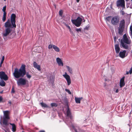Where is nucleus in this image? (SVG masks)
<instances>
[{"mask_svg":"<svg viewBox=\"0 0 132 132\" xmlns=\"http://www.w3.org/2000/svg\"><path fill=\"white\" fill-rule=\"evenodd\" d=\"M16 15L15 14H12L11 16V20H7L4 24L5 29L3 33V36L6 37L11 33L12 30V28H15L16 25L15 24V18Z\"/></svg>","mask_w":132,"mask_h":132,"instance_id":"1","label":"nucleus"},{"mask_svg":"<svg viewBox=\"0 0 132 132\" xmlns=\"http://www.w3.org/2000/svg\"><path fill=\"white\" fill-rule=\"evenodd\" d=\"M26 74L25 65H22L19 69L17 68L14 69L13 75L15 78L18 79L20 77H23Z\"/></svg>","mask_w":132,"mask_h":132,"instance_id":"2","label":"nucleus"},{"mask_svg":"<svg viewBox=\"0 0 132 132\" xmlns=\"http://www.w3.org/2000/svg\"><path fill=\"white\" fill-rule=\"evenodd\" d=\"M131 43V40L130 37L127 36L126 34H125L121 40L120 45L124 48L127 49L128 47L127 44H130Z\"/></svg>","mask_w":132,"mask_h":132,"instance_id":"3","label":"nucleus"},{"mask_svg":"<svg viewBox=\"0 0 132 132\" xmlns=\"http://www.w3.org/2000/svg\"><path fill=\"white\" fill-rule=\"evenodd\" d=\"M120 20V17L119 16H112L111 18V23L113 25H116L119 23Z\"/></svg>","mask_w":132,"mask_h":132,"instance_id":"4","label":"nucleus"},{"mask_svg":"<svg viewBox=\"0 0 132 132\" xmlns=\"http://www.w3.org/2000/svg\"><path fill=\"white\" fill-rule=\"evenodd\" d=\"M82 19L80 17H78L76 20H71V21L73 24L77 27H79L81 23Z\"/></svg>","mask_w":132,"mask_h":132,"instance_id":"5","label":"nucleus"},{"mask_svg":"<svg viewBox=\"0 0 132 132\" xmlns=\"http://www.w3.org/2000/svg\"><path fill=\"white\" fill-rule=\"evenodd\" d=\"M22 78L21 77L17 80V82L18 85H23L26 84L27 80Z\"/></svg>","mask_w":132,"mask_h":132,"instance_id":"6","label":"nucleus"},{"mask_svg":"<svg viewBox=\"0 0 132 132\" xmlns=\"http://www.w3.org/2000/svg\"><path fill=\"white\" fill-rule=\"evenodd\" d=\"M117 7L121 6L123 9L125 7V1L124 0H118L116 2Z\"/></svg>","mask_w":132,"mask_h":132,"instance_id":"7","label":"nucleus"},{"mask_svg":"<svg viewBox=\"0 0 132 132\" xmlns=\"http://www.w3.org/2000/svg\"><path fill=\"white\" fill-rule=\"evenodd\" d=\"M63 76L66 80L67 82L68 85L69 86V85L71 82L70 76L68 75L67 73L66 72H65L64 74L63 75Z\"/></svg>","mask_w":132,"mask_h":132,"instance_id":"8","label":"nucleus"},{"mask_svg":"<svg viewBox=\"0 0 132 132\" xmlns=\"http://www.w3.org/2000/svg\"><path fill=\"white\" fill-rule=\"evenodd\" d=\"M0 78L2 79H3L5 80L8 79L7 76L4 72H0Z\"/></svg>","mask_w":132,"mask_h":132,"instance_id":"9","label":"nucleus"},{"mask_svg":"<svg viewBox=\"0 0 132 132\" xmlns=\"http://www.w3.org/2000/svg\"><path fill=\"white\" fill-rule=\"evenodd\" d=\"M4 113L3 118L7 119H9V111H3Z\"/></svg>","mask_w":132,"mask_h":132,"instance_id":"10","label":"nucleus"},{"mask_svg":"<svg viewBox=\"0 0 132 132\" xmlns=\"http://www.w3.org/2000/svg\"><path fill=\"white\" fill-rule=\"evenodd\" d=\"M126 51L124 50L122 51H120L119 54V56L122 58H124L126 56Z\"/></svg>","mask_w":132,"mask_h":132,"instance_id":"11","label":"nucleus"},{"mask_svg":"<svg viewBox=\"0 0 132 132\" xmlns=\"http://www.w3.org/2000/svg\"><path fill=\"white\" fill-rule=\"evenodd\" d=\"M56 61L59 66H63V63L61 59L59 57H57L56 58Z\"/></svg>","mask_w":132,"mask_h":132,"instance_id":"12","label":"nucleus"},{"mask_svg":"<svg viewBox=\"0 0 132 132\" xmlns=\"http://www.w3.org/2000/svg\"><path fill=\"white\" fill-rule=\"evenodd\" d=\"M33 66L35 68L37 69L39 71L41 70L40 66L38 64L35 62H34L33 63Z\"/></svg>","mask_w":132,"mask_h":132,"instance_id":"13","label":"nucleus"},{"mask_svg":"<svg viewBox=\"0 0 132 132\" xmlns=\"http://www.w3.org/2000/svg\"><path fill=\"white\" fill-rule=\"evenodd\" d=\"M125 77H123L120 79V86L121 87H123L125 85L124 82Z\"/></svg>","mask_w":132,"mask_h":132,"instance_id":"14","label":"nucleus"},{"mask_svg":"<svg viewBox=\"0 0 132 132\" xmlns=\"http://www.w3.org/2000/svg\"><path fill=\"white\" fill-rule=\"evenodd\" d=\"M73 128L76 132H83L82 131L78 126H76L75 127L74 126H72Z\"/></svg>","mask_w":132,"mask_h":132,"instance_id":"15","label":"nucleus"},{"mask_svg":"<svg viewBox=\"0 0 132 132\" xmlns=\"http://www.w3.org/2000/svg\"><path fill=\"white\" fill-rule=\"evenodd\" d=\"M115 49L116 53L118 54L120 51V48L119 44H116L115 45Z\"/></svg>","mask_w":132,"mask_h":132,"instance_id":"16","label":"nucleus"},{"mask_svg":"<svg viewBox=\"0 0 132 132\" xmlns=\"http://www.w3.org/2000/svg\"><path fill=\"white\" fill-rule=\"evenodd\" d=\"M66 67L70 74H72L73 73V71L72 68L68 65H66Z\"/></svg>","mask_w":132,"mask_h":132,"instance_id":"17","label":"nucleus"},{"mask_svg":"<svg viewBox=\"0 0 132 132\" xmlns=\"http://www.w3.org/2000/svg\"><path fill=\"white\" fill-rule=\"evenodd\" d=\"M125 26V21L124 19H122L120 21L119 27L124 28Z\"/></svg>","mask_w":132,"mask_h":132,"instance_id":"18","label":"nucleus"},{"mask_svg":"<svg viewBox=\"0 0 132 132\" xmlns=\"http://www.w3.org/2000/svg\"><path fill=\"white\" fill-rule=\"evenodd\" d=\"M67 116L68 117H69L71 119H72V117L71 115L70 111L69 108H68L67 110Z\"/></svg>","mask_w":132,"mask_h":132,"instance_id":"19","label":"nucleus"},{"mask_svg":"<svg viewBox=\"0 0 132 132\" xmlns=\"http://www.w3.org/2000/svg\"><path fill=\"white\" fill-rule=\"evenodd\" d=\"M75 100L76 103H80L81 100L82 99V97L78 98L75 97Z\"/></svg>","mask_w":132,"mask_h":132,"instance_id":"20","label":"nucleus"},{"mask_svg":"<svg viewBox=\"0 0 132 132\" xmlns=\"http://www.w3.org/2000/svg\"><path fill=\"white\" fill-rule=\"evenodd\" d=\"M10 124L12 126V130L13 132H15L16 130V127L15 125L13 123H10Z\"/></svg>","mask_w":132,"mask_h":132,"instance_id":"21","label":"nucleus"},{"mask_svg":"<svg viewBox=\"0 0 132 132\" xmlns=\"http://www.w3.org/2000/svg\"><path fill=\"white\" fill-rule=\"evenodd\" d=\"M124 28L119 27L118 28V32L119 33L120 35H122V34L123 31V30Z\"/></svg>","mask_w":132,"mask_h":132,"instance_id":"22","label":"nucleus"},{"mask_svg":"<svg viewBox=\"0 0 132 132\" xmlns=\"http://www.w3.org/2000/svg\"><path fill=\"white\" fill-rule=\"evenodd\" d=\"M65 25L66 26V27H67V28L68 29L70 33L72 34H73V31H72L71 29L70 28V27L69 26H68V24H66V23H65Z\"/></svg>","mask_w":132,"mask_h":132,"instance_id":"23","label":"nucleus"},{"mask_svg":"<svg viewBox=\"0 0 132 132\" xmlns=\"http://www.w3.org/2000/svg\"><path fill=\"white\" fill-rule=\"evenodd\" d=\"M40 104L43 107H44L45 108H50V107L49 106L47 105V104H46L45 103H44L43 102L41 103H40Z\"/></svg>","mask_w":132,"mask_h":132,"instance_id":"24","label":"nucleus"},{"mask_svg":"<svg viewBox=\"0 0 132 132\" xmlns=\"http://www.w3.org/2000/svg\"><path fill=\"white\" fill-rule=\"evenodd\" d=\"M53 48L56 52H59L60 51V50L59 48L55 45L54 46Z\"/></svg>","mask_w":132,"mask_h":132,"instance_id":"25","label":"nucleus"},{"mask_svg":"<svg viewBox=\"0 0 132 132\" xmlns=\"http://www.w3.org/2000/svg\"><path fill=\"white\" fill-rule=\"evenodd\" d=\"M6 119L3 118V123L5 125V126H4V127H5V126H7L8 125L7 124V121L6 120Z\"/></svg>","mask_w":132,"mask_h":132,"instance_id":"26","label":"nucleus"},{"mask_svg":"<svg viewBox=\"0 0 132 132\" xmlns=\"http://www.w3.org/2000/svg\"><path fill=\"white\" fill-rule=\"evenodd\" d=\"M5 82L3 80H1L0 82V85L2 86H4L5 85Z\"/></svg>","mask_w":132,"mask_h":132,"instance_id":"27","label":"nucleus"},{"mask_svg":"<svg viewBox=\"0 0 132 132\" xmlns=\"http://www.w3.org/2000/svg\"><path fill=\"white\" fill-rule=\"evenodd\" d=\"M6 14L3 13V16L2 18V20L4 22L6 19Z\"/></svg>","mask_w":132,"mask_h":132,"instance_id":"28","label":"nucleus"},{"mask_svg":"<svg viewBox=\"0 0 132 132\" xmlns=\"http://www.w3.org/2000/svg\"><path fill=\"white\" fill-rule=\"evenodd\" d=\"M26 75L28 79H30L31 77V76L29 74L28 72H26Z\"/></svg>","mask_w":132,"mask_h":132,"instance_id":"29","label":"nucleus"},{"mask_svg":"<svg viewBox=\"0 0 132 132\" xmlns=\"http://www.w3.org/2000/svg\"><path fill=\"white\" fill-rule=\"evenodd\" d=\"M51 105L52 107L54 106L56 107L57 106V104L55 103H52L51 104Z\"/></svg>","mask_w":132,"mask_h":132,"instance_id":"30","label":"nucleus"},{"mask_svg":"<svg viewBox=\"0 0 132 132\" xmlns=\"http://www.w3.org/2000/svg\"><path fill=\"white\" fill-rule=\"evenodd\" d=\"M6 6H5L3 7V8L2 10L4 12L3 13L6 14V13L5 12V11L6 10Z\"/></svg>","mask_w":132,"mask_h":132,"instance_id":"31","label":"nucleus"},{"mask_svg":"<svg viewBox=\"0 0 132 132\" xmlns=\"http://www.w3.org/2000/svg\"><path fill=\"white\" fill-rule=\"evenodd\" d=\"M54 45H49L48 46V48L49 49H51L52 48H53L54 46Z\"/></svg>","mask_w":132,"mask_h":132,"instance_id":"32","label":"nucleus"},{"mask_svg":"<svg viewBox=\"0 0 132 132\" xmlns=\"http://www.w3.org/2000/svg\"><path fill=\"white\" fill-rule=\"evenodd\" d=\"M81 28H80L78 29L76 28V30L77 32H81Z\"/></svg>","mask_w":132,"mask_h":132,"instance_id":"33","label":"nucleus"},{"mask_svg":"<svg viewBox=\"0 0 132 132\" xmlns=\"http://www.w3.org/2000/svg\"><path fill=\"white\" fill-rule=\"evenodd\" d=\"M65 90L66 92H67L69 94H71V92L69 90L67 89L66 88L65 89Z\"/></svg>","mask_w":132,"mask_h":132,"instance_id":"34","label":"nucleus"},{"mask_svg":"<svg viewBox=\"0 0 132 132\" xmlns=\"http://www.w3.org/2000/svg\"><path fill=\"white\" fill-rule=\"evenodd\" d=\"M4 58H5L4 56H2V58L1 61L0 63H1V64H2V63H3L4 60Z\"/></svg>","mask_w":132,"mask_h":132,"instance_id":"35","label":"nucleus"},{"mask_svg":"<svg viewBox=\"0 0 132 132\" xmlns=\"http://www.w3.org/2000/svg\"><path fill=\"white\" fill-rule=\"evenodd\" d=\"M63 13V11L62 10H61L59 11V14L60 16H62V14Z\"/></svg>","mask_w":132,"mask_h":132,"instance_id":"36","label":"nucleus"},{"mask_svg":"<svg viewBox=\"0 0 132 132\" xmlns=\"http://www.w3.org/2000/svg\"><path fill=\"white\" fill-rule=\"evenodd\" d=\"M112 16H108V17H107L106 18V20H107V21H109V20H110V18H112Z\"/></svg>","mask_w":132,"mask_h":132,"instance_id":"37","label":"nucleus"},{"mask_svg":"<svg viewBox=\"0 0 132 132\" xmlns=\"http://www.w3.org/2000/svg\"><path fill=\"white\" fill-rule=\"evenodd\" d=\"M129 73L130 74H131L132 73V67H131L130 70L129 71Z\"/></svg>","mask_w":132,"mask_h":132,"instance_id":"38","label":"nucleus"},{"mask_svg":"<svg viewBox=\"0 0 132 132\" xmlns=\"http://www.w3.org/2000/svg\"><path fill=\"white\" fill-rule=\"evenodd\" d=\"M121 12L122 14L123 15L125 14V13L123 11H121Z\"/></svg>","mask_w":132,"mask_h":132,"instance_id":"39","label":"nucleus"},{"mask_svg":"<svg viewBox=\"0 0 132 132\" xmlns=\"http://www.w3.org/2000/svg\"><path fill=\"white\" fill-rule=\"evenodd\" d=\"M89 28V27L86 26L85 28L84 29L86 30H88Z\"/></svg>","mask_w":132,"mask_h":132,"instance_id":"40","label":"nucleus"},{"mask_svg":"<svg viewBox=\"0 0 132 132\" xmlns=\"http://www.w3.org/2000/svg\"><path fill=\"white\" fill-rule=\"evenodd\" d=\"M3 100V98L1 96H0V102H1Z\"/></svg>","mask_w":132,"mask_h":132,"instance_id":"41","label":"nucleus"},{"mask_svg":"<svg viewBox=\"0 0 132 132\" xmlns=\"http://www.w3.org/2000/svg\"><path fill=\"white\" fill-rule=\"evenodd\" d=\"M14 90L13 88H12V90L11 92L12 93H14Z\"/></svg>","mask_w":132,"mask_h":132,"instance_id":"42","label":"nucleus"},{"mask_svg":"<svg viewBox=\"0 0 132 132\" xmlns=\"http://www.w3.org/2000/svg\"><path fill=\"white\" fill-rule=\"evenodd\" d=\"M4 130V131L5 132H10L9 130Z\"/></svg>","mask_w":132,"mask_h":132,"instance_id":"43","label":"nucleus"},{"mask_svg":"<svg viewBox=\"0 0 132 132\" xmlns=\"http://www.w3.org/2000/svg\"><path fill=\"white\" fill-rule=\"evenodd\" d=\"M116 93H118L119 92V90H118V89H117L116 90Z\"/></svg>","mask_w":132,"mask_h":132,"instance_id":"44","label":"nucleus"},{"mask_svg":"<svg viewBox=\"0 0 132 132\" xmlns=\"http://www.w3.org/2000/svg\"><path fill=\"white\" fill-rule=\"evenodd\" d=\"M39 132H45L44 130H41Z\"/></svg>","mask_w":132,"mask_h":132,"instance_id":"45","label":"nucleus"},{"mask_svg":"<svg viewBox=\"0 0 132 132\" xmlns=\"http://www.w3.org/2000/svg\"><path fill=\"white\" fill-rule=\"evenodd\" d=\"M77 2L78 3L79 1V0H76Z\"/></svg>","mask_w":132,"mask_h":132,"instance_id":"46","label":"nucleus"},{"mask_svg":"<svg viewBox=\"0 0 132 132\" xmlns=\"http://www.w3.org/2000/svg\"><path fill=\"white\" fill-rule=\"evenodd\" d=\"M129 73V72H126V74L127 75H128V74Z\"/></svg>","mask_w":132,"mask_h":132,"instance_id":"47","label":"nucleus"},{"mask_svg":"<svg viewBox=\"0 0 132 132\" xmlns=\"http://www.w3.org/2000/svg\"><path fill=\"white\" fill-rule=\"evenodd\" d=\"M2 64H1V63H0V68L2 66Z\"/></svg>","mask_w":132,"mask_h":132,"instance_id":"48","label":"nucleus"},{"mask_svg":"<svg viewBox=\"0 0 132 132\" xmlns=\"http://www.w3.org/2000/svg\"><path fill=\"white\" fill-rule=\"evenodd\" d=\"M9 103L10 104H11V102H10V101L9 102Z\"/></svg>","mask_w":132,"mask_h":132,"instance_id":"49","label":"nucleus"},{"mask_svg":"<svg viewBox=\"0 0 132 132\" xmlns=\"http://www.w3.org/2000/svg\"><path fill=\"white\" fill-rule=\"evenodd\" d=\"M116 37H114V41H115V40H116Z\"/></svg>","mask_w":132,"mask_h":132,"instance_id":"50","label":"nucleus"},{"mask_svg":"<svg viewBox=\"0 0 132 132\" xmlns=\"http://www.w3.org/2000/svg\"><path fill=\"white\" fill-rule=\"evenodd\" d=\"M104 84V86H106V84Z\"/></svg>","mask_w":132,"mask_h":132,"instance_id":"51","label":"nucleus"},{"mask_svg":"<svg viewBox=\"0 0 132 132\" xmlns=\"http://www.w3.org/2000/svg\"><path fill=\"white\" fill-rule=\"evenodd\" d=\"M127 2H128V1L129 0H125Z\"/></svg>","mask_w":132,"mask_h":132,"instance_id":"52","label":"nucleus"},{"mask_svg":"<svg viewBox=\"0 0 132 132\" xmlns=\"http://www.w3.org/2000/svg\"><path fill=\"white\" fill-rule=\"evenodd\" d=\"M85 20H84V21H83V22H85Z\"/></svg>","mask_w":132,"mask_h":132,"instance_id":"53","label":"nucleus"},{"mask_svg":"<svg viewBox=\"0 0 132 132\" xmlns=\"http://www.w3.org/2000/svg\"><path fill=\"white\" fill-rule=\"evenodd\" d=\"M0 123L1 124V121L0 122Z\"/></svg>","mask_w":132,"mask_h":132,"instance_id":"54","label":"nucleus"},{"mask_svg":"<svg viewBox=\"0 0 132 132\" xmlns=\"http://www.w3.org/2000/svg\"><path fill=\"white\" fill-rule=\"evenodd\" d=\"M4 1H6V0H4Z\"/></svg>","mask_w":132,"mask_h":132,"instance_id":"55","label":"nucleus"},{"mask_svg":"<svg viewBox=\"0 0 132 132\" xmlns=\"http://www.w3.org/2000/svg\"><path fill=\"white\" fill-rule=\"evenodd\" d=\"M131 3H132V0H131Z\"/></svg>","mask_w":132,"mask_h":132,"instance_id":"56","label":"nucleus"}]
</instances>
